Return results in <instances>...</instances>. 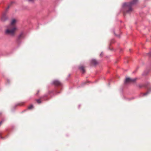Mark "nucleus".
<instances>
[{"mask_svg":"<svg viewBox=\"0 0 151 151\" xmlns=\"http://www.w3.org/2000/svg\"><path fill=\"white\" fill-rule=\"evenodd\" d=\"M136 78H126L125 83H133L136 80Z\"/></svg>","mask_w":151,"mask_h":151,"instance_id":"nucleus-3","label":"nucleus"},{"mask_svg":"<svg viewBox=\"0 0 151 151\" xmlns=\"http://www.w3.org/2000/svg\"><path fill=\"white\" fill-rule=\"evenodd\" d=\"M8 19V17L6 15V13L5 12L3 14L1 18V20L3 22H4Z\"/></svg>","mask_w":151,"mask_h":151,"instance_id":"nucleus-5","label":"nucleus"},{"mask_svg":"<svg viewBox=\"0 0 151 151\" xmlns=\"http://www.w3.org/2000/svg\"><path fill=\"white\" fill-rule=\"evenodd\" d=\"M39 91H40L39 90L37 91V94L38 93H39Z\"/></svg>","mask_w":151,"mask_h":151,"instance_id":"nucleus-15","label":"nucleus"},{"mask_svg":"<svg viewBox=\"0 0 151 151\" xmlns=\"http://www.w3.org/2000/svg\"><path fill=\"white\" fill-rule=\"evenodd\" d=\"M102 55H103V53H101L100 55V56H102Z\"/></svg>","mask_w":151,"mask_h":151,"instance_id":"nucleus-16","label":"nucleus"},{"mask_svg":"<svg viewBox=\"0 0 151 151\" xmlns=\"http://www.w3.org/2000/svg\"><path fill=\"white\" fill-rule=\"evenodd\" d=\"M33 108V105H30L28 107V109H32Z\"/></svg>","mask_w":151,"mask_h":151,"instance_id":"nucleus-10","label":"nucleus"},{"mask_svg":"<svg viewBox=\"0 0 151 151\" xmlns=\"http://www.w3.org/2000/svg\"><path fill=\"white\" fill-rule=\"evenodd\" d=\"M147 93H145L144 94V95H146L147 94Z\"/></svg>","mask_w":151,"mask_h":151,"instance_id":"nucleus-17","label":"nucleus"},{"mask_svg":"<svg viewBox=\"0 0 151 151\" xmlns=\"http://www.w3.org/2000/svg\"><path fill=\"white\" fill-rule=\"evenodd\" d=\"M24 35L23 33H21L18 36L17 39V41L19 43L20 42V40L24 38Z\"/></svg>","mask_w":151,"mask_h":151,"instance_id":"nucleus-4","label":"nucleus"},{"mask_svg":"<svg viewBox=\"0 0 151 151\" xmlns=\"http://www.w3.org/2000/svg\"><path fill=\"white\" fill-rule=\"evenodd\" d=\"M122 12L123 13L124 15H125L127 14H130L132 10H122Z\"/></svg>","mask_w":151,"mask_h":151,"instance_id":"nucleus-7","label":"nucleus"},{"mask_svg":"<svg viewBox=\"0 0 151 151\" xmlns=\"http://www.w3.org/2000/svg\"><path fill=\"white\" fill-rule=\"evenodd\" d=\"M17 22V20L15 19H12L11 20L10 24L6 26L5 30L4 33L5 35L12 37L15 36L18 29L16 25Z\"/></svg>","mask_w":151,"mask_h":151,"instance_id":"nucleus-1","label":"nucleus"},{"mask_svg":"<svg viewBox=\"0 0 151 151\" xmlns=\"http://www.w3.org/2000/svg\"><path fill=\"white\" fill-rule=\"evenodd\" d=\"M29 2L33 3L34 1V0H27Z\"/></svg>","mask_w":151,"mask_h":151,"instance_id":"nucleus-11","label":"nucleus"},{"mask_svg":"<svg viewBox=\"0 0 151 151\" xmlns=\"http://www.w3.org/2000/svg\"><path fill=\"white\" fill-rule=\"evenodd\" d=\"M11 5V4H9V5H8L7 6V8H6V9H9V8L10 6Z\"/></svg>","mask_w":151,"mask_h":151,"instance_id":"nucleus-12","label":"nucleus"},{"mask_svg":"<svg viewBox=\"0 0 151 151\" xmlns=\"http://www.w3.org/2000/svg\"><path fill=\"white\" fill-rule=\"evenodd\" d=\"M53 84L56 86H60L61 85V82L58 80H55L53 81Z\"/></svg>","mask_w":151,"mask_h":151,"instance_id":"nucleus-6","label":"nucleus"},{"mask_svg":"<svg viewBox=\"0 0 151 151\" xmlns=\"http://www.w3.org/2000/svg\"><path fill=\"white\" fill-rule=\"evenodd\" d=\"M138 1V0H132L129 2H125L122 5L123 7H127L129 9H132V6L136 4Z\"/></svg>","mask_w":151,"mask_h":151,"instance_id":"nucleus-2","label":"nucleus"},{"mask_svg":"<svg viewBox=\"0 0 151 151\" xmlns=\"http://www.w3.org/2000/svg\"><path fill=\"white\" fill-rule=\"evenodd\" d=\"M79 69L82 71L83 73H84L85 72V67L83 65H81L79 67Z\"/></svg>","mask_w":151,"mask_h":151,"instance_id":"nucleus-8","label":"nucleus"},{"mask_svg":"<svg viewBox=\"0 0 151 151\" xmlns=\"http://www.w3.org/2000/svg\"><path fill=\"white\" fill-rule=\"evenodd\" d=\"M148 54H149L150 56H151V52L149 53Z\"/></svg>","mask_w":151,"mask_h":151,"instance_id":"nucleus-14","label":"nucleus"},{"mask_svg":"<svg viewBox=\"0 0 151 151\" xmlns=\"http://www.w3.org/2000/svg\"><path fill=\"white\" fill-rule=\"evenodd\" d=\"M36 101L37 102V103L40 104V103L41 102L40 101V99H37L36 100Z\"/></svg>","mask_w":151,"mask_h":151,"instance_id":"nucleus-13","label":"nucleus"},{"mask_svg":"<svg viewBox=\"0 0 151 151\" xmlns=\"http://www.w3.org/2000/svg\"><path fill=\"white\" fill-rule=\"evenodd\" d=\"M98 63V62L95 60H92L91 61V64L92 65H96Z\"/></svg>","mask_w":151,"mask_h":151,"instance_id":"nucleus-9","label":"nucleus"}]
</instances>
